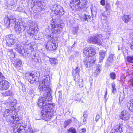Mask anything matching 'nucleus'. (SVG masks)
Returning <instances> with one entry per match:
<instances>
[{
	"label": "nucleus",
	"mask_w": 133,
	"mask_h": 133,
	"mask_svg": "<svg viewBox=\"0 0 133 133\" xmlns=\"http://www.w3.org/2000/svg\"><path fill=\"white\" fill-rule=\"evenodd\" d=\"M48 99L41 97L37 103L38 106L43 109L41 111V117L46 121L51 118L54 110L53 104L48 103Z\"/></svg>",
	"instance_id": "1"
},
{
	"label": "nucleus",
	"mask_w": 133,
	"mask_h": 133,
	"mask_svg": "<svg viewBox=\"0 0 133 133\" xmlns=\"http://www.w3.org/2000/svg\"><path fill=\"white\" fill-rule=\"evenodd\" d=\"M9 19L10 20V23L11 26L13 25L12 24L15 23L16 24L15 22L16 20L15 18L12 15L8 16ZM26 25L24 23L22 22H21L17 23V24H16L14 26V29L17 33L24 31L26 28Z\"/></svg>",
	"instance_id": "2"
},
{
	"label": "nucleus",
	"mask_w": 133,
	"mask_h": 133,
	"mask_svg": "<svg viewBox=\"0 0 133 133\" xmlns=\"http://www.w3.org/2000/svg\"><path fill=\"white\" fill-rule=\"evenodd\" d=\"M39 84L38 88L40 90V93L43 94V96L40 97L38 100L41 97L48 99V101L51 100V88L49 87H46L45 85L42 84Z\"/></svg>",
	"instance_id": "3"
},
{
	"label": "nucleus",
	"mask_w": 133,
	"mask_h": 133,
	"mask_svg": "<svg viewBox=\"0 0 133 133\" xmlns=\"http://www.w3.org/2000/svg\"><path fill=\"white\" fill-rule=\"evenodd\" d=\"M38 75L39 74L37 71H33L31 73H26L25 75V77L30 84H34L38 81Z\"/></svg>",
	"instance_id": "4"
},
{
	"label": "nucleus",
	"mask_w": 133,
	"mask_h": 133,
	"mask_svg": "<svg viewBox=\"0 0 133 133\" xmlns=\"http://www.w3.org/2000/svg\"><path fill=\"white\" fill-rule=\"evenodd\" d=\"M12 123L11 128L13 129L12 133H27L25 129L21 125V123H17L16 122Z\"/></svg>",
	"instance_id": "5"
},
{
	"label": "nucleus",
	"mask_w": 133,
	"mask_h": 133,
	"mask_svg": "<svg viewBox=\"0 0 133 133\" xmlns=\"http://www.w3.org/2000/svg\"><path fill=\"white\" fill-rule=\"evenodd\" d=\"M53 22L51 23L52 31V33L58 34L60 32L63 28V24H58L55 23L53 20Z\"/></svg>",
	"instance_id": "6"
},
{
	"label": "nucleus",
	"mask_w": 133,
	"mask_h": 133,
	"mask_svg": "<svg viewBox=\"0 0 133 133\" xmlns=\"http://www.w3.org/2000/svg\"><path fill=\"white\" fill-rule=\"evenodd\" d=\"M52 12L55 15H62L64 13L63 8L57 4L53 5L51 8Z\"/></svg>",
	"instance_id": "7"
},
{
	"label": "nucleus",
	"mask_w": 133,
	"mask_h": 133,
	"mask_svg": "<svg viewBox=\"0 0 133 133\" xmlns=\"http://www.w3.org/2000/svg\"><path fill=\"white\" fill-rule=\"evenodd\" d=\"M15 36L12 34L9 35L5 36V40L6 46L11 47L14 44H16L18 41L14 39Z\"/></svg>",
	"instance_id": "8"
},
{
	"label": "nucleus",
	"mask_w": 133,
	"mask_h": 133,
	"mask_svg": "<svg viewBox=\"0 0 133 133\" xmlns=\"http://www.w3.org/2000/svg\"><path fill=\"white\" fill-rule=\"evenodd\" d=\"M83 52L84 55L88 57L94 55L96 53L95 50L91 47L85 48L83 49Z\"/></svg>",
	"instance_id": "9"
},
{
	"label": "nucleus",
	"mask_w": 133,
	"mask_h": 133,
	"mask_svg": "<svg viewBox=\"0 0 133 133\" xmlns=\"http://www.w3.org/2000/svg\"><path fill=\"white\" fill-rule=\"evenodd\" d=\"M83 52L84 55L88 57L94 55L96 53L95 50L91 47L85 48L83 49Z\"/></svg>",
	"instance_id": "10"
},
{
	"label": "nucleus",
	"mask_w": 133,
	"mask_h": 133,
	"mask_svg": "<svg viewBox=\"0 0 133 133\" xmlns=\"http://www.w3.org/2000/svg\"><path fill=\"white\" fill-rule=\"evenodd\" d=\"M102 38H99V35L97 37L91 36L88 38L87 41L89 43H95L99 45L102 44Z\"/></svg>",
	"instance_id": "11"
},
{
	"label": "nucleus",
	"mask_w": 133,
	"mask_h": 133,
	"mask_svg": "<svg viewBox=\"0 0 133 133\" xmlns=\"http://www.w3.org/2000/svg\"><path fill=\"white\" fill-rule=\"evenodd\" d=\"M70 1V5L71 8L73 10H82L84 9L86 6H83V4L81 3H78L75 4V2L73 1V0H71Z\"/></svg>",
	"instance_id": "12"
},
{
	"label": "nucleus",
	"mask_w": 133,
	"mask_h": 133,
	"mask_svg": "<svg viewBox=\"0 0 133 133\" xmlns=\"http://www.w3.org/2000/svg\"><path fill=\"white\" fill-rule=\"evenodd\" d=\"M18 42H16V44H14L15 46V49L19 53L24 55L25 54V55L27 54V56H28L29 54V52L28 51L23 48L21 45L18 44Z\"/></svg>",
	"instance_id": "13"
},
{
	"label": "nucleus",
	"mask_w": 133,
	"mask_h": 133,
	"mask_svg": "<svg viewBox=\"0 0 133 133\" xmlns=\"http://www.w3.org/2000/svg\"><path fill=\"white\" fill-rule=\"evenodd\" d=\"M57 48V45L55 41L52 42L51 41H49L45 45V48L50 51L56 50Z\"/></svg>",
	"instance_id": "14"
},
{
	"label": "nucleus",
	"mask_w": 133,
	"mask_h": 133,
	"mask_svg": "<svg viewBox=\"0 0 133 133\" xmlns=\"http://www.w3.org/2000/svg\"><path fill=\"white\" fill-rule=\"evenodd\" d=\"M91 10L92 14V17H91V16L89 15L88 14L84 13L82 15V17L81 18L82 20L85 21H87L88 22H90L92 20V18L94 17H95L96 16V14L94 15L93 14V9H91Z\"/></svg>",
	"instance_id": "15"
},
{
	"label": "nucleus",
	"mask_w": 133,
	"mask_h": 133,
	"mask_svg": "<svg viewBox=\"0 0 133 133\" xmlns=\"http://www.w3.org/2000/svg\"><path fill=\"white\" fill-rule=\"evenodd\" d=\"M95 59L94 57L92 56L86 57L83 60L85 66L87 67L90 64L93 63L95 61Z\"/></svg>",
	"instance_id": "16"
},
{
	"label": "nucleus",
	"mask_w": 133,
	"mask_h": 133,
	"mask_svg": "<svg viewBox=\"0 0 133 133\" xmlns=\"http://www.w3.org/2000/svg\"><path fill=\"white\" fill-rule=\"evenodd\" d=\"M9 87V82L6 80L0 81V90H6Z\"/></svg>",
	"instance_id": "17"
},
{
	"label": "nucleus",
	"mask_w": 133,
	"mask_h": 133,
	"mask_svg": "<svg viewBox=\"0 0 133 133\" xmlns=\"http://www.w3.org/2000/svg\"><path fill=\"white\" fill-rule=\"evenodd\" d=\"M5 4L9 9L14 8L16 7L15 2L14 0H6Z\"/></svg>",
	"instance_id": "18"
},
{
	"label": "nucleus",
	"mask_w": 133,
	"mask_h": 133,
	"mask_svg": "<svg viewBox=\"0 0 133 133\" xmlns=\"http://www.w3.org/2000/svg\"><path fill=\"white\" fill-rule=\"evenodd\" d=\"M42 81H40L39 83L45 85L46 87H49L50 84V78L49 76L44 77Z\"/></svg>",
	"instance_id": "19"
},
{
	"label": "nucleus",
	"mask_w": 133,
	"mask_h": 133,
	"mask_svg": "<svg viewBox=\"0 0 133 133\" xmlns=\"http://www.w3.org/2000/svg\"><path fill=\"white\" fill-rule=\"evenodd\" d=\"M120 118L124 120H128L129 118V116L128 111L126 110L122 111L121 115L120 116Z\"/></svg>",
	"instance_id": "20"
},
{
	"label": "nucleus",
	"mask_w": 133,
	"mask_h": 133,
	"mask_svg": "<svg viewBox=\"0 0 133 133\" xmlns=\"http://www.w3.org/2000/svg\"><path fill=\"white\" fill-rule=\"evenodd\" d=\"M30 55V56L35 62L37 63H39L40 58L38 54L36 55L33 52L31 53Z\"/></svg>",
	"instance_id": "21"
},
{
	"label": "nucleus",
	"mask_w": 133,
	"mask_h": 133,
	"mask_svg": "<svg viewBox=\"0 0 133 133\" xmlns=\"http://www.w3.org/2000/svg\"><path fill=\"white\" fill-rule=\"evenodd\" d=\"M37 31L36 30L35 27H30L28 31V33L31 36H35L37 33Z\"/></svg>",
	"instance_id": "22"
},
{
	"label": "nucleus",
	"mask_w": 133,
	"mask_h": 133,
	"mask_svg": "<svg viewBox=\"0 0 133 133\" xmlns=\"http://www.w3.org/2000/svg\"><path fill=\"white\" fill-rule=\"evenodd\" d=\"M8 101L11 104V107H14L16 106L17 103V101L15 99L12 97H10L8 98Z\"/></svg>",
	"instance_id": "23"
},
{
	"label": "nucleus",
	"mask_w": 133,
	"mask_h": 133,
	"mask_svg": "<svg viewBox=\"0 0 133 133\" xmlns=\"http://www.w3.org/2000/svg\"><path fill=\"white\" fill-rule=\"evenodd\" d=\"M105 52L104 51L100 50L99 52V62L101 63L102 61L105 57Z\"/></svg>",
	"instance_id": "24"
},
{
	"label": "nucleus",
	"mask_w": 133,
	"mask_h": 133,
	"mask_svg": "<svg viewBox=\"0 0 133 133\" xmlns=\"http://www.w3.org/2000/svg\"><path fill=\"white\" fill-rule=\"evenodd\" d=\"M131 18V17L130 15H124L122 18L125 23H127L130 20Z\"/></svg>",
	"instance_id": "25"
},
{
	"label": "nucleus",
	"mask_w": 133,
	"mask_h": 133,
	"mask_svg": "<svg viewBox=\"0 0 133 133\" xmlns=\"http://www.w3.org/2000/svg\"><path fill=\"white\" fill-rule=\"evenodd\" d=\"M79 68L77 67L76 69L73 70L72 71V75L74 76H76L79 75Z\"/></svg>",
	"instance_id": "26"
},
{
	"label": "nucleus",
	"mask_w": 133,
	"mask_h": 133,
	"mask_svg": "<svg viewBox=\"0 0 133 133\" xmlns=\"http://www.w3.org/2000/svg\"><path fill=\"white\" fill-rule=\"evenodd\" d=\"M4 23L5 25L7 28L10 27V20L9 19L8 17L6 18L4 20Z\"/></svg>",
	"instance_id": "27"
},
{
	"label": "nucleus",
	"mask_w": 133,
	"mask_h": 133,
	"mask_svg": "<svg viewBox=\"0 0 133 133\" xmlns=\"http://www.w3.org/2000/svg\"><path fill=\"white\" fill-rule=\"evenodd\" d=\"M127 107L130 110L133 112V101H132L128 103Z\"/></svg>",
	"instance_id": "28"
},
{
	"label": "nucleus",
	"mask_w": 133,
	"mask_h": 133,
	"mask_svg": "<svg viewBox=\"0 0 133 133\" xmlns=\"http://www.w3.org/2000/svg\"><path fill=\"white\" fill-rule=\"evenodd\" d=\"M101 67L100 65L98 64L97 66V68L95 71V74L96 77H97L98 75L99 74L100 72L101 71Z\"/></svg>",
	"instance_id": "29"
},
{
	"label": "nucleus",
	"mask_w": 133,
	"mask_h": 133,
	"mask_svg": "<svg viewBox=\"0 0 133 133\" xmlns=\"http://www.w3.org/2000/svg\"><path fill=\"white\" fill-rule=\"evenodd\" d=\"M124 97V92H120L119 94V101L121 102L120 103H121V102L123 101Z\"/></svg>",
	"instance_id": "30"
},
{
	"label": "nucleus",
	"mask_w": 133,
	"mask_h": 133,
	"mask_svg": "<svg viewBox=\"0 0 133 133\" xmlns=\"http://www.w3.org/2000/svg\"><path fill=\"white\" fill-rule=\"evenodd\" d=\"M72 122V120L70 119L65 121L64 122V128H65L69 124Z\"/></svg>",
	"instance_id": "31"
},
{
	"label": "nucleus",
	"mask_w": 133,
	"mask_h": 133,
	"mask_svg": "<svg viewBox=\"0 0 133 133\" xmlns=\"http://www.w3.org/2000/svg\"><path fill=\"white\" fill-rule=\"evenodd\" d=\"M115 131L118 133L122 132V128L121 125H119L115 127Z\"/></svg>",
	"instance_id": "32"
},
{
	"label": "nucleus",
	"mask_w": 133,
	"mask_h": 133,
	"mask_svg": "<svg viewBox=\"0 0 133 133\" xmlns=\"http://www.w3.org/2000/svg\"><path fill=\"white\" fill-rule=\"evenodd\" d=\"M49 61L50 64H55L57 63V60L55 58H51L50 59Z\"/></svg>",
	"instance_id": "33"
},
{
	"label": "nucleus",
	"mask_w": 133,
	"mask_h": 133,
	"mask_svg": "<svg viewBox=\"0 0 133 133\" xmlns=\"http://www.w3.org/2000/svg\"><path fill=\"white\" fill-rule=\"evenodd\" d=\"M24 47L27 49H30L31 48H33V46L31 44L26 43L24 45Z\"/></svg>",
	"instance_id": "34"
},
{
	"label": "nucleus",
	"mask_w": 133,
	"mask_h": 133,
	"mask_svg": "<svg viewBox=\"0 0 133 133\" xmlns=\"http://www.w3.org/2000/svg\"><path fill=\"white\" fill-rule=\"evenodd\" d=\"M82 97V96L80 94H76L75 98L76 100L78 101L81 99V98Z\"/></svg>",
	"instance_id": "35"
},
{
	"label": "nucleus",
	"mask_w": 133,
	"mask_h": 133,
	"mask_svg": "<svg viewBox=\"0 0 133 133\" xmlns=\"http://www.w3.org/2000/svg\"><path fill=\"white\" fill-rule=\"evenodd\" d=\"M22 62L21 60H19L17 61L16 64L15 66L18 68L21 67V66Z\"/></svg>",
	"instance_id": "36"
},
{
	"label": "nucleus",
	"mask_w": 133,
	"mask_h": 133,
	"mask_svg": "<svg viewBox=\"0 0 133 133\" xmlns=\"http://www.w3.org/2000/svg\"><path fill=\"white\" fill-rule=\"evenodd\" d=\"M109 76L111 79L112 80L115 79L116 78V75L114 72H111Z\"/></svg>",
	"instance_id": "37"
},
{
	"label": "nucleus",
	"mask_w": 133,
	"mask_h": 133,
	"mask_svg": "<svg viewBox=\"0 0 133 133\" xmlns=\"http://www.w3.org/2000/svg\"><path fill=\"white\" fill-rule=\"evenodd\" d=\"M10 115H13L12 117H13V119H14V118L15 116V118L16 117V115H15V114L16 113L15 111L14 110H13L12 109H10Z\"/></svg>",
	"instance_id": "38"
},
{
	"label": "nucleus",
	"mask_w": 133,
	"mask_h": 133,
	"mask_svg": "<svg viewBox=\"0 0 133 133\" xmlns=\"http://www.w3.org/2000/svg\"><path fill=\"white\" fill-rule=\"evenodd\" d=\"M112 87V92L114 94L116 92V88L115 85L114 83L111 84Z\"/></svg>",
	"instance_id": "39"
},
{
	"label": "nucleus",
	"mask_w": 133,
	"mask_h": 133,
	"mask_svg": "<svg viewBox=\"0 0 133 133\" xmlns=\"http://www.w3.org/2000/svg\"><path fill=\"white\" fill-rule=\"evenodd\" d=\"M10 109H7L4 112V114L3 115L5 117V116H8L10 114Z\"/></svg>",
	"instance_id": "40"
},
{
	"label": "nucleus",
	"mask_w": 133,
	"mask_h": 133,
	"mask_svg": "<svg viewBox=\"0 0 133 133\" xmlns=\"http://www.w3.org/2000/svg\"><path fill=\"white\" fill-rule=\"evenodd\" d=\"M127 60L129 63H133V56H132L128 57Z\"/></svg>",
	"instance_id": "41"
},
{
	"label": "nucleus",
	"mask_w": 133,
	"mask_h": 133,
	"mask_svg": "<svg viewBox=\"0 0 133 133\" xmlns=\"http://www.w3.org/2000/svg\"><path fill=\"white\" fill-rule=\"evenodd\" d=\"M28 25L30 26V28H32L34 27V24L33 23V22L31 20L29 21L28 23Z\"/></svg>",
	"instance_id": "42"
},
{
	"label": "nucleus",
	"mask_w": 133,
	"mask_h": 133,
	"mask_svg": "<svg viewBox=\"0 0 133 133\" xmlns=\"http://www.w3.org/2000/svg\"><path fill=\"white\" fill-rule=\"evenodd\" d=\"M5 94L6 96H12V93L11 91L9 90L6 91Z\"/></svg>",
	"instance_id": "43"
},
{
	"label": "nucleus",
	"mask_w": 133,
	"mask_h": 133,
	"mask_svg": "<svg viewBox=\"0 0 133 133\" xmlns=\"http://www.w3.org/2000/svg\"><path fill=\"white\" fill-rule=\"evenodd\" d=\"M78 28H74L72 30V34H76Z\"/></svg>",
	"instance_id": "44"
},
{
	"label": "nucleus",
	"mask_w": 133,
	"mask_h": 133,
	"mask_svg": "<svg viewBox=\"0 0 133 133\" xmlns=\"http://www.w3.org/2000/svg\"><path fill=\"white\" fill-rule=\"evenodd\" d=\"M114 56V55L113 54H110L107 60H109L111 62H112L113 60V57Z\"/></svg>",
	"instance_id": "45"
},
{
	"label": "nucleus",
	"mask_w": 133,
	"mask_h": 133,
	"mask_svg": "<svg viewBox=\"0 0 133 133\" xmlns=\"http://www.w3.org/2000/svg\"><path fill=\"white\" fill-rule=\"evenodd\" d=\"M81 81L80 80L79 82V87L80 88H81L83 87V79H80Z\"/></svg>",
	"instance_id": "46"
},
{
	"label": "nucleus",
	"mask_w": 133,
	"mask_h": 133,
	"mask_svg": "<svg viewBox=\"0 0 133 133\" xmlns=\"http://www.w3.org/2000/svg\"><path fill=\"white\" fill-rule=\"evenodd\" d=\"M5 77L2 73L0 72V81L4 80Z\"/></svg>",
	"instance_id": "47"
},
{
	"label": "nucleus",
	"mask_w": 133,
	"mask_h": 133,
	"mask_svg": "<svg viewBox=\"0 0 133 133\" xmlns=\"http://www.w3.org/2000/svg\"><path fill=\"white\" fill-rule=\"evenodd\" d=\"M105 8L106 10H108L110 9V6L109 4L107 2L106 3Z\"/></svg>",
	"instance_id": "48"
},
{
	"label": "nucleus",
	"mask_w": 133,
	"mask_h": 133,
	"mask_svg": "<svg viewBox=\"0 0 133 133\" xmlns=\"http://www.w3.org/2000/svg\"><path fill=\"white\" fill-rule=\"evenodd\" d=\"M24 128L25 129V130L26 129V128ZM28 129L26 131H27V132L28 131L29 132H30V133H34L33 130L30 127H28ZM25 130L26 131V130Z\"/></svg>",
	"instance_id": "49"
},
{
	"label": "nucleus",
	"mask_w": 133,
	"mask_h": 133,
	"mask_svg": "<svg viewBox=\"0 0 133 133\" xmlns=\"http://www.w3.org/2000/svg\"><path fill=\"white\" fill-rule=\"evenodd\" d=\"M112 62H111L109 60H107L106 62V65L107 66L110 65L111 64Z\"/></svg>",
	"instance_id": "50"
},
{
	"label": "nucleus",
	"mask_w": 133,
	"mask_h": 133,
	"mask_svg": "<svg viewBox=\"0 0 133 133\" xmlns=\"http://www.w3.org/2000/svg\"><path fill=\"white\" fill-rule=\"evenodd\" d=\"M129 46L131 50L133 51V40L130 43Z\"/></svg>",
	"instance_id": "51"
},
{
	"label": "nucleus",
	"mask_w": 133,
	"mask_h": 133,
	"mask_svg": "<svg viewBox=\"0 0 133 133\" xmlns=\"http://www.w3.org/2000/svg\"><path fill=\"white\" fill-rule=\"evenodd\" d=\"M35 89L34 88H31L30 89L29 93L31 94H33L34 93V91Z\"/></svg>",
	"instance_id": "52"
},
{
	"label": "nucleus",
	"mask_w": 133,
	"mask_h": 133,
	"mask_svg": "<svg viewBox=\"0 0 133 133\" xmlns=\"http://www.w3.org/2000/svg\"><path fill=\"white\" fill-rule=\"evenodd\" d=\"M88 116V113L86 111H84L83 112V115L82 117L87 118Z\"/></svg>",
	"instance_id": "53"
},
{
	"label": "nucleus",
	"mask_w": 133,
	"mask_h": 133,
	"mask_svg": "<svg viewBox=\"0 0 133 133\" xmlns=\"http://www.w3.org/2000/svg\"><path fill=\"white\" fill-rule=\"evenodd\" d=\"M86 131L85 129L84 128L79 130V133H85Z\"/></svg>",
	"instance_id": "54"
},
{
	"label": "nucleus",
	"mask_w": 133,
	"mask_h": 133,
	"mask_svg": "<svg viewBox=\"0 0 133 133\" xmlns=\"http://www.w3.org/2000/svg\"><path fill=\"white\" fill-rule=\"evenodd\" d=\"M105 0H101L100 1V3L101 4L103 5H104L105 4Z\"/></svg>",
	"instance_id": "55"
},
{
	"label": "nucleus",
	"mask_w": 133,
	"mask_h": 133,
	"mask_svg": "<svg viewBox=\"0 0 133 133\" xmlns=\"http://www.w3.org/2000/svg\"><path fill=\"white\" fill-rule=\"evenodd\" d=\"M99 119V115L98 114H97L96 115V118H95V121H98V120Z\"/></svg>",
	"instance_id": "56"
},
{
	"label": "nucleus",
	"mask_w": 133,
	"mask_h": 133,
	"mask_svg": "<svg viewBox=\"0 0 133 133\" xmlns=\"http://www.w3.org/2000/svg\"><path fill=\"white\" fill-rule=\"evenodd\" d=\"M82 118L83 119V122L85 124L86 123V121L87 118H85V117H82Z\"/></svg>",
	"instance_id": "57"
},
{
	"label": "nucleus",
	"mask_w": 133,
	"mask_h": 133,
	"mask_svg": "<svg viewBox=\"0 0 133 133\" xmlns=\"http://www.w3.org/2000/svg\"><path fill=\"white\" fill-rule=\"evenodd\" d=\"M6 106L7 107H9V108L11 107V104L9 102H8V104H6Z\"/></svg>",
	"instance_id": "58"
},
{
	"label": "nucleus",
	"mask_w": 133,
	"mask_h": 133,
	"mask_svg": "<svg viewBox=\"0 0 133 133\" xmlns=\"http://www.w3.org/2000/svg\"><path fill=\"white\" fill-rule=\"evenodd\" d=\"M8 100H6V101H5L3 102V103L6 105V104H8Z\"/></svg>",
	"instance_id": "59"
},
{
	"label": "nucleus",
	"mask_w": 133,
	"mask_h": 133,
	"mask_svg": "<svg viewBox=\"0 0 133 133\" xmlns=\"http://www.w3.org/2000/svg\"><path fill=\"white\" fill-rule=\"evenodd\" d=\"M9 52H10V53H11L12 54H14V53L12 51V49H10V50L9 51Z\"/></svg>",
	"instance_id": "60"
},
{
	"label": "nucleus",
	"mask_w": 133,
	"mask_h": 133,
	"mask_svg": "<svg viewBox=\"0 0 133 133\" xmlns=\"http://www.w3.org/2000/svg\"><path fill=\"white\" fill-rule=\"evenodd\" d=\"M107 89H106V91L105 92V94L104 96V98H105V99H106V97L107 95Z\"/></svg>",
	"instance_id": "61"
},
{
	"label": "nucleus",
	"mask_w": 133,
	"mask_h": 133,
	"mask_svg": "<svg viewBox=\"0 0 133 133\" xmlns=\"http://www.w3.org/2000/svg\"><path fill=\"white\" fill-rule=\"evenodd\" d=\"M48 36H49V37H51V38H52V37H51V35H49Z\"/></svg>",
	"instance_id": "62"
},
{
	"label": "nucleus",
	"mask_w": 133,
	"mask_h": 133,
	"mask_svg": "<svg viewBox=\"0 0 133 133\" xmlns=\"http://www.w3.org/2000/svg\"><path fill=\"white\" fill-rule=\"evenodd\" d=\"M75 42H74V44H73V45H72V46L73 47H74V45H75Z\"/></svg>",
	"instance_id": "63"
},
{
	"label": "nucleus",
	"mask_w": 133,
	"mask_h": 133,
	"mask_svg": "<svg viewBox=\"0 0 133 133\" xmlns=\"http://www.w3.org/2000/svg\"><path fill=\"white\" fill-rule=\"evenodd\" d=\"M131 81L132 82V83L133 84V80H132Z\"/></svg>",
	"instance_id": "64"
}]
</instances>
